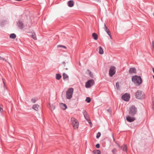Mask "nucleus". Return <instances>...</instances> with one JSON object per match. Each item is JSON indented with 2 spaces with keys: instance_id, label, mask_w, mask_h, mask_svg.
<instances>
[{
  "instance_id": "nucleus-37",
  "label": "nucleus",
  "mask_w": 154,
  "mask_h": 154,
  "mask_svg": "<svg viewBox=\"0 0 154 154\" xmlns=\"http://www.w3.org/2000/svg\"><path fill=\"white\" fill-rule=\"evenodd\" d=\"M152 105L154 104V98H152Z\"/></svg>"
},
{
  "instance_id": "nucleus-18",
  "label": "nucleus",
  "mask_w": 154,
  "mask_h": 154,
  "mask_svg": "<svg viewBox=\"0 0 154 154\" xmlns=\"http://www.w3.org/2000/svg\"><path fill=\"white\" fill-rule=\"evenodd\" d=\"M31 37L34 40L37 39V38L36 36V35L35 32H32L31 35Z\"/></svg>"
},
{
  "instance_id": "nucleus-36",
  "label": "nucleus",
  "mask_w": 154,
  "mask_h": 154,
  "mask_svg": "<svg viewBox=\"0 0 154 154\" xmlns=\"http://www.w3.org/2000/svg\"><path fill=\"white\" fill-rule=\"evenodd\" d=\"M63 45H57V47L59 48V47H62L63 48Z\"/></svg>"
},
{
  "instance_id": "nucleus-6",
  "label": "nucleus",
  "mask_w": 154,
  "mask_h": 154,
  "mask_svg": "<svg viewBox=\"0 0 154 154\" xmlns=\"http://www.w3.org/2000/svg\"><path fill=\"white\" fill-rule=\"evenodd\" d=\"M115 69L116 67L114 66L110 67L109 70V75L110 77H112L115 74L116 72Z\"/></svg>"
},
{
  "instance_id": "nucleus-44",
  "label": "nucleus",
  "mask_w": 154,
  "mask_h": 154,
  "mask_svg": "<svg viewBox=\"0 0 154 154\" xmlns=\"http://www.w3.org/2000/svg\"><path fill=\"white\" fill-rule=\"evenodd\" d=\"M108 30H109V29H107V27L106 28V29H105V31H106V32H107V31Z\"/></svg>"
},
{
  "instance_id": "nucleus-1",
  "label": "nucleus",
  "mask_w": 154,
  "mask_h": 154,
  "mask_svg": "<svg viewBox=\"0 0 154 154\" xmlns=\"http://www.w3.org/2000/svg\"><path fill=\"white\" fill-rule=\"evenodd\" d=\"M132 81L136 85H139L142 83V80L140 76L134 75L132 77Z\"/></svg>"
},
{
  "instance_id": "nucleus-20",
  "label": "nucleus",
  "mask_w": 154,
  "mask_h": 154,
  "mask_svg": "<svg viewBox=\"0 0 154 154\" xmlns=\"http://www.w3.org/2000/svg\"><path fill=\"white\" fill-rule=\"evenodd\" d=\"M92 36L94 38V39L97 40L98 38V36L97 34L94 32L92 34Z\"/></svg>"
},
{
  "instance_id": "nucleus-9",
  "label": "nucleus",
  "mask_w": 154,
  "mask_h": 154,
  "mask_svg": "<svg viewBox=\"0 0 154 154\" xmlns=\"http://www.w3.org/2000/svg\"><path fill=\"white\" fill-rule=\"evenodd\" d=\"M135 118L133 117H131L129 116H128L126 117V120L127 121L129 122H134L135 120Z\"/></svg>"
},
{
  "instance_id": "nucleus-23",
  "label": "nucleus",
  "mask_w": 154,
  "mask_h": 154,
  "mask_svg": "<svg viewBox=\"0 0 154 154\" xmlns=\"http://www.w3.org/2000/svg\"><path fill=\"white\" fill-rule=\"evenodd\" d=\"M10 37L11 38H16V35L14 33L11 34L10 35Z\"/></svg>"
},
{
  "instance_id": "nucleus-16",
  "label": "nucleus",
  "mask_w": 154,
  "mask_h": 154,
  "mask_svg": "<svg viewBox=\"0 0 154 154\" xmlns=\"http://www.w3.org/2000/svg\"><path fill=\"white\" fill-rule=\"evenodd\" d=\"M63 79H64L69 80V76L67 74L65 73H63Z\"/></svg>"
},
{
  "instance_id": "nucleus-31",
  "label": "nucleus",
  "mask_w": 154,
  "mask_h": 154,
  "mask_svg": "<svg viewBox=\"0 0 154 154\" xmlns=\"http://www.w3.org/2000/svg\"><path fill=\"white\" fill-rule=\"evenodd\" d=\"M106 32L107 33V34H108V35L110 36V38H111V36L110 35V34L109 33V30H107V31Z\"/></svg>"
},
{
  "instance_id": "nucleus-21",
  "label": "nucleus",
  "mask_w": 154,
  "mask_h": 154,
  "mask_svg": "<svg viewBox=\"0 0 154 154\" xmlns=\"http://www.w3.org/2000/svg\"><path fill=\"white\" fill-rule=\"evenodd\" d=\"M61 75L59 73H57L56 75V79L57 80H59L61 79Z\"/></svg>"
},
{
  "instance_id": "nucleus-40",
  "label": "nucleus",
  "mask_w": 154,
  "mask_h": 154,
  "mask_svg": "<svg viewBox=\"0 0 154 154\" xmlns=\"http://www.w3.org/2000/svg\"><path fill=\"white\" fill-rule=\"evenodd\" d=\"M2 111H3V108L1 107L0 106V112H2Z\"/></svg>"
},
{
  "instance_id": "nucleus-7",
  "label": "nucleus",
  "mask_w": 154,
  "mask_h": 154,
  "mask_svg": "<svg viewBox=\"0 0 154 154\" xmlns=\"http://www.w3.org/2000/svg\"><path fill=\"white\" fill-rule=\"evenodd\" d=\"M94 83V80L93 79H90L85 83V87L87 88H89L93 85Z\"/></svg>"
},
{
  "instance_id": "nucleus-30",
  "label": "nucleus",
  "mask_w": 154,
  "mask_h": 154,
  "mask_svg": "<svg viewBox=\"0 0 154 154\" xmlns=\"http://www.w3.org/2000/svg\"><path fill=\"white\" fill-rule=\"evenodd\" d=\"M119 83L118 82H117L116 83V87L117 89H118L119 88Z\"/></svg>"
},
{
  "instance_id": "nucleus-4",
  "label": "nucleus",
  "mask_w": 154,
  "mask_h": 154,
  "mask_svg": "<svg viewBox=\"0 0 154 154\" xmlns=\"http://www.w3.org/2000/svg\"><path fill=\"white\" fill-rule=\"evenodd\" d=\"M71 120L74 128V129L78 128L79 127V122L74 117H72L71 118Z\"/></svg>"
},
{
  "instance_id": "nucleus-43",
  "label": "nucleus",
  "mask_w": 154,
  "mask_h": 154,
  "mask_svg": "<svg viewBox=\"0 0 154 154\" xmlns=\"http://www.w3.org/2000/svg\"><path fill=\"white\" fill-rule=\"evenodd\" d=\"M152 108L154 110V104L152 105Z\"/></svg>"
},
{
  "instance_id": "nucleus-12",
  "label": "nucleus",
  "mask_w": 154,
  "mask_h": 154,
  "mask_svg": "<svg viewBox=\"0 0 154 154\" xmlns=\"http://www.w3.org/2000/svg\"><path fill=\"white\" fill-rule=\"evenodd\" d=\"M17 26L19 27H20V29H23V23L22 21L21 20H19L17 23Z\"/></svg>"
},
{
  "instance_id": "nucleus-50",
  "label": "nucleus",
  "mask_w": 154,
  "mask_h": 154,
  "mask_svg": "<svg viewBox=\"0 0 154 154\" xmlns=\"http://www.w3.org/2000/svg\"><path fill=\"white\" fill-rule=\"evenodd\" d=\"M153 16H154V12H153Z\"/></svg>"
},
{
  "instance_id": "nucleus-48",
  "label": "nucleus",
  "mask_w": 154,
  "mask_h": 154,
  "mask_svg": "<svg viewBox=\"0 0 154 154\" xmlns=\"http://www.w3.org/2000/svg\"><path fill=\"white\" fill-rule=\"evenodd\" d=\"M66 70H68V68H66Z\"/></svg>"
},
{
  "instance_id": "nucleus-24",
  "label": "nucleus",
  "mask_w": 154,
  "mask_h": 154,
  "mask_svg": "<svg viewBox=\"0 0 154 154\" xmlns=\"http://www.w3.org/2000/svg\"><path fill=\"white\" fill-rule=\"evenodd\" d=\"M94 154H101V151L99 150H97L95 151H94L93 152Z\"/></svg>"
},
{
  "instance_id": "nucleus-46",
  "label": "nucleus",
  "mask_w": 154,
  "mask_h": 154,
  "mask_svg": "<svg viewBox=\"0 0 154 154\" xmlns=\"http://www.w3.org/2000/svg\"><path fill=\"white\" fill-rule=\"evenodd\" d=\"M152 71H153V73H154V68H153L152 69Z\"/></svg>"
},
{
  "instance_id": "nucleus-2",
  "label": "nucleus",
  "mask_w": 154,
  "mask_h": 154,
  "mask_svg": "<svg viewBox=\"0 0 154 154\" xmlns=\"http://www.w3.org/2000/svg\"><path fill=\"white\" fill-rule=\"evenodd\" d=\"M74 89L70 88L68 89L66 92V98L68 99H70L72 97Z\"/></svg>"
},
{
  "instance_id": "nucleus-11",
  "label": "nucleus",
  "mask_w": 154,
  "mask_h": 154,
  "mask_svg": "<svg viewBox=\"0 0 154 154\" xmlns=\"http://www.w3.org/2000/svg\"><path fill=\"white\" fill-rule=\"evenodd\" d=\"M136 72V70L135 67H131L129 70V73L130 74L135 73Z\"/></svg>"
},
{
  "instance_id": "nucleus-42",
  "label": "nucleus",
  "mask_w": 154,
  "mask_h": 154,
  "mask_svg": "<svg viewBox=\"0 0 154 154\" xmlns=\"http://www.w3.org/2000/svg\"><path fill=\"white\" fill-rule=\"evenodd\" d=\"M97 2H100L101 1L100 0H95Z\"/></svg>"
},
{
  "instance_id": "nucleus-13",
  "label": "nucleus",
  "mask_w": 154,
  "mask_h": 154,
  "mask_svg": "<svg viewBox=\"0 0 154 154\" xmlns=\"http://www.w3.org/2000/svg\"><path fill=\"white\" fill-rule=\"evenodd\" d=\"M74 2L72 0H70L67 2V5L69 7H72L74 6Z\"/></svg>"
},
{
  "instance_id": "nucleus-38",
  "label": "nucleus",
  "mask_w": 154,
  "mask_h": 154,
  "mask_svg": "<svg viewBox=\"0 0 154 154\" xmlns=\"http://www.w3.org/2000/svg\"><path fill=\"white\" fill-rule=\"evenodd\" d=\"M107 112H109V113H110V112H111V110L110 109H107Z\"/></svg>"
},
{
  "instance_id": "nucleus-15",
  "label": "nucleus",
  "mask_w": 154,
  "mask_h": 154,
  "mask_svg": "<svg viewBox=\"0 0 154 154\" xmlns=\"http://www.w3.org/2000/svg\"><path fill=\"white\" fill-rule=\"evenodd\" d=\"M49 107L51 111L54 110L55 108L53 104H51L50 103L49 104Z\"/></svg>"
},
{
  "instance_id": "nucleus-25",
  "label": "nucleus",
  "mask_w": 154,
  "mask_h": 154,
  "mask_svg": "<svg viewBox=\"0 0 154 154\" xmlns=\"http://www.w3.org/2000/svg\"><path fill=\"white\" fill-rule=\"evenodd\" d=\"M85 101L87 103H89L91 101V98L89 97H88L86 98Z\"/></svg>"
},
{
  "instance_id": "nucleus-5",
  "label": "nucleus",
  "mask_w": 154,
  "mask_h": 154,
  "mask_svg": "<svg viewBox=\"0 0 154 154\" xmlns=\"http://www.w3.org/2000/svg\"><path fill=\"white\" fill-rule=\"evenodd\" d=\"M135 97L137 99H141L144 98V94L142 91L138 90L135 93Z\"/></svg>"
},
{
  "instance_id": "nucleus-27",
  "label": "nucleus",
  "mask_w": 154,
  "mask_h": 154,
  "mask_svg": "<svg viewBox=\"0 0 154 154\" xmlns=\"http://www.w3.org/2000/svg\"><path fill=\"white\" fill-rule=\"evenodd\" d=\"M112 152L113 154H116L117 150L115 148H114L113 149H112Z\"/></svg>"
},
{
  "instance_id": "nucleus-22",
  "label": "nucleus",
  "mask_w": 154,
  "mask_h": 154,
  "mask_svg": "<svg viewBox=\"0 0 154 154\" xmlns=\"http://www.w3.org/2000/svg\"><path fill=\"white\" fill-rule=\"evenodd\" d=\"M61 106L62 108V109H64V110H65L67 108V106L66 104L62 103H61Z\"/></svg>"
},
{
  "instance_id": "nucleus-34",
  "label": "nucleus",
  "mask_w": 154,
  "mask_h": 154,
  "mask_svg": "<svg viewBox=\"0 0 154 154\" xmlns=\"http://www.w3.org/2000/svg\"><path fill=\"white\" fill-rule=\"evenodd\" d=\"M96 147L97 148H99L100 147V146L99 143H97L96 144Z\"/></svg>"
},
{
  "instance_id": "nucleus-35",
  "label": "nucleus",
  "mask_w": 154,
  "mask_h": 154,
  "mask_svg": "<svg viewBox=\"0 0 154 154\" xmlns=\"http://www.w3.org/2000/svg\"><path fill=\"white\" fill-rule=\"evenodd\" d=\"M107 27H106V24L104 23V29L105 30V29H106Z\"/></svg>"
},
{
  "instance_id": "nucleus-49",
  "label": "nucleus",
  "mask_w": 154,
  "mask_h": 154,
  "mask_svg": "<svg viewBox=\"0 0 154 154\" xmlns=\"http://www.w3.org/2000/svg\"><path fill=\"white\" fill-rule=\"evenodd\" d=\"M153 79H154V75H153Z\"/></svg>"
},
{
  "instance_id": "nucleus-14",
  "label": "nucleus",
  "mask_w": 154,
  "mask_h": 154,
  "mask_svg": "<svg viewBox=\"0 0 154 154\" xmlns=\"http://www.w3.org/2000/svg\"><path fill=\"white\" fill-rule=\"evenodd\" d=\"M120 148L122 151H125L126 152H127V147L126 145H123L120 147Z\"/></svg>"
},
{
  "instance_id": "nucleus-41",
  "label": "nucleus",
  "mask_w": 154,
  "mask_h": 154,
  "mask_svg": "<svg viewBox=\"0 0 154 154\" xmlns=\"http://www.w3.org/2000/svg\"><path fill=\"white\" fill-rule=\"evenodd\" d=\"M62 63L63 64L64 66H65L66 63L65 62H63Z\"/></svg>"
},
{
  "instance_id": "nucleus-8",
  "label": "nucleus",
  "mask_w": 154,
  "mask_h": 154,
  "mask_svg": "<svg viewBox=\"0 0 154 154\" xmlns=\"http://www.w3.org/2000/svg\"><path fill=\"white\" fill-rule=\"evenodd\" d=\"M130 98V96L128 93H125L122 96V98L123 100L125 101H128L129 100Z\"/></svg>"
},
{
  "instance_id": "nucleus-39",
  "label": "nucleus",
  "mask_w": 154,
  "mask_h": 154,
  "mask_svg": "<svg viewBox=\"0 0 154 154\" xmlns=\"http://www.w3.org/2000/svg\"><path fill=\"white\" fill-rule=\"evenodd\" d=\"M152 47H153V49H154V42L152 41Z\"/></svg>"
},
{
  "instance_id": "nucleus-29",
  "label": "nucleus",
  "mask_w": 154,
  "mask_h": 154,
  "mask_svg": "<svg viewBox=\"0 0 154 154\" xmlns=\"http://www.w3.org/2000/svg\"><path fill=\"white\" fill-rule=\"evenodd\" d=\"M87 71H88L89 73V75H90V76L91 77L92 76V74L91 72L88 69H87Z\"/></svg>"
},
{
  "instance_id": "nucleus-47",
  "label": "nucleus",
  "mask_w": 154,
  "mask_h": 154,
  "mask_svg": "<svg viewBox=\"0 0 154 154\" xmlns=\"http://www.w3.org/2000/svg\"><path fill=\"white\" fill-rule=\"evenodd\" d=\"M16 1H21L22 0H15Z\"/></svg>"
},
{
  "instance_id": "nucleus-28",
  "label": "nucleus",
  "mask_w": 154,
  "mask_h": 154,
  "mask_svg": "<svg viewBox=\"0 0 154 154\" xmlns=\"http://www.w3.org/2000/svg\"><path fill=\"white\" fill-rule=\"evenodd\" d=\"M31 101L33 103H35V102L36 101V98H32L31 100Z\"/></svg>"
},
{
  "instance_id": "nucleus-45",
  "label": "nucleus",
  "mask_w": 154,
  "mask_h": 154,
  "mask_svg": "<svg viewBox=\"0 0 154 154\" xmlns=\"http://www.w3.org/2000/svg\"><path fill=\"white\" fill-rule=\"evenodd\" d=\"M63 48H66V47H65V46H64V45L63 46Z\"/></svg>"
},
{
  "instance_id": "nucleus-17",
  "label": "nucleus",
  "mask_w": 154,
  "mask_h": 154,
  "mask_svg": "<svg viewBox=\"0 0 154 154\" xmlns=\"http://www.w3.org/2000/svg\"><path fill=\"white\" fill-rule=\"evenodd\" d=\"M39 107V106L38 104H34L32 106V108L34 109L35 110H37L38 109V108Z\"/></svg>"
},
{
  "instance_id": "nucleus-26",
  "label": "nucleus",
  "mask_w": 154,
  "mask_h": 154,
  "mask_svg": "<svg viewBox=\"0 0 154 154\" xmlns=\"http://www.w3.org/2000/svg\"><path fill=\"white\" fill-rule=\"evenodd\" d=\"M101 136V133L100 132H98V133L97 134V135L96 136V137L97 138H98L100 136Z\"/></svg>"
},
{
  "instance_id": "nucleus-33",
  "label": "nucleus",
  "mask_w": 154,
  "mask_h": 154,
  "mask_svg": "<svg viewBox=\"0 0 154 154\" xmlns=\"http://www.w3.org/2000/svg\"><path fill=\"white\" fill-rule=\"evenodd\" d=\"M0 60H4V61H7L6 60L4 59V58L2 57H1V56H0Z\"/></svg>"
},
{
  "instance_id": "nucleus-10",
  "label": "nucleus",
  "mask_w": 154,
  "mask_h": 154,
  "mask_svg": "<svg viewBox=\"0 0 154 154\" xmlns=\"http://www.w3.org/2000/svg\"><path fill=\"white\" fill-rule=\"evenodd\" d=\"M82 113L84 115V116L85 119L87 120H88L89 119V117L86 111L84 110L83 111Z\"/></svg>"
},
{
  "instance_id": "nucleus-3",
  "label": "nucleus",
  "mask_w": 154,
  "mask_h": 154,
  "mask_svg": "<svg viewBox=\"0 0 154 154\" xmlns=\"http://www.w3.org/2000/svg\"><path fill=\"white\" fill-rule=\"evenodd\" d=\"M137 112V109L134 106H131L129 109V113L131 116H134Z\"/></svg>"
},
{
  "instance_id": "nucleus-19",
  "label": "nucleus",
  "mask_w": 154,
  "mask_h": 154,
  "mask_svg": "<svg viewBox=\"0 0 154 154\" xmlns=\"http://www.w3.org/2000/svg\"><path fill=\"white\" fill-rule=\"evenodd\" d=\"M99 53L100 54H103V51L101 47H99Z\"/></svg>"
},
{
  "instance_id": "nucleus-32",
  "label": "nucleus",
  "mask_w": 154,
  "mask_h": 154,
  "mask_svg": "<svg viewBox=\"0 0 154 154\" xmlns=\"http://www.w3.org/2000/svg\"><path fill=\"white\" fill-rule=\"evenodd\" d=\"M87 121H88V122L89 124L90 125H92V122L91 121V120H90L89 118V120H87Z\"/></svg>"
}]
</instances>
